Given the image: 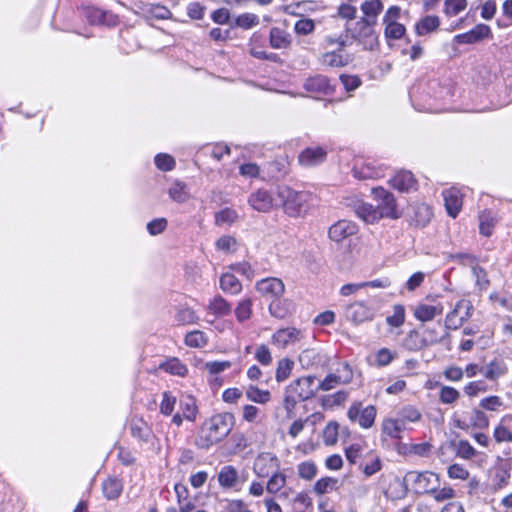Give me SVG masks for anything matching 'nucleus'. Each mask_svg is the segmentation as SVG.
<instances>
[{
	"mask_svg": "<svg viewBox=\"0 0 512 512\" xmlns=\"http://www.w3.org/2000/svg\"><path fill=\"white\" fill-rule=\"evenodd\" d=\"M345 316L355 324L371 321L374 318V310L363 301L355 302L346 308Z\"/></svg>",
	"mask_w": 512,
	"mask_h": 512,
	"instance_id": "f3484780",
	"label": "nucleus"
},
{
	"mask_svg": "<svg viewBox=\"0 0 512 512\" xmlns=\"http://www.w3.org/2000/svg\"><path fill=\"white\" fill-rule=\"evenodd\" d=\"M131 434L141 440V441H148V438L150 436V428L148 427L147 423H145L143 420H133L130 425Z\"/></svg>",
	"mask_w": 512,
	"mask_h": 512,
	"instance_id": "09e8293b",
	"label": "nucleus"
},
{
	"mask_svg": "<svg viewBox=\"0 0 512 512\" xmlns=\"http://www.w3.org/2000/svg\"><path fill=\"white\" fill-rule=\"evenodd\" d=\"M473 305L467 299L459 300L453 310L446 315L445 326L447 329L456 330L472 316Z\"/></svg>",
	"mask_w": 512,
	"mask_h": 512,
	"instance_id": "6e6552de",
	"label": "nucleus"
},
{
	"mask_svg": "<svg viewBox=\"0 0 512 512\" xmlns=\"http://www.w3.org/2000/svg\"><path fill=\"white\" fill-rule=\"evenodd\" d=\"M180 408L184 418L189 421H195L198 409L196 406V401L193 397L188 396L181 400Z\"/></svg>",
	"mask_w": 512,
	"mask_h": 512,
	"instance_id": "4d7b16f0",
	"label": "nucleus"
},
{
	"mask_svg": "<svg viewBox=\"0 0 512 512\" xmlns=\"http://www.w3.org/2000/svg\"><path fill=\"white\" fill-rule=\"evenodd\" d=\"M218 482L223 488H232L239 482V473L234 466L225 465L218 474Z\"/></svg>",
	"mask_w": 512,
	"mask_h": 512,
	"instance_id": "393cba45",
	"label": "nucleus"
},
{
	"mask_svg": "<svg viewBox=\"0 0 512 512\" xmlns=\"http://www.w3.org/2000/svg\"><path fill=\"white\" fill-rule=\"evenodd\" d=\"M234 416L230 413H220L212 416L203 423L195 440L200 449H209L222 441L232 431Z\"/></svg>",
	"mask_w": 512,
	"mask_h": 512,
	"instance_id": "f257e3e1",
	"label": "nucleus"
},
{
	"mask_svg": "<svg viewBox=\"0 0 512 512\" xmlns=\"http://www.w3.org/2000/svg\"><path fill=\"white\" fill-rule=\"evenodd\" d=\"M405 344L410 350L413 351H418L427 347L423 334L416 330L410 331L408 333Z\"/></svg>",
	"mask_w": 512,
	"mask_h": 512,
	"instance_id": "5fc2aeb1",
	"label": "nucleus"
},
{
	"mask_svg": "<svg viewBox=\"0 0 512 512\" xmlns=\"http://www.w3.org/2000/svg\"><path fill=\"white\" fill-rule=\"evenodd\" d=\"M248 204L257 212L268 213L278 207V200L272 192L266 189H258L249 195Z\"/></svg>",
	"mask_w": 512,
	"mask_h": 512,
	"instance_id": "9b49d317",
	"label": "nucleus"
},
{
	"mask_svg": "<svg viewBox=\"0 0 512 512\" xmlns=\"http://www.w3.org/2000/svg\"><path fill=\"white\" fill-rule=\"evenodd\" d=\"M289 301L286 299H275L269 304L270 314L278 319H284L289 314Z\"/></svg>",
	"mask_w": 512,
	"mask_h": 512,
	"instance_id": "4c0bfd02",
	"label": "nucleus"
},
{
	"mask_svg": "<svg viewBox=\"0 0 512 512\" xmlns=\"http://www.w3.org/2000/svg\"><path fill=\"white\" fill-rule=\"evenodd\" d=\"M443 198L448 214L455 218L462 207V194L456 188H450L443 191Z\"/></svg>",
	"mask_w": 512,
	"mask_h": 512,
	"instance_id": "412c9836",
	"label": "nucleus"
},
{
	"mask_svg": "<svg viewBox=\"0 0 512 512\" xmlns=\"http://www.w3.org/2000/svg\"><path fill=\"white\" fill-rule=\"evenodd\" d=\"M220 288L225 293L237 295L242 290V284L235 275L231 273H225L220 278Z\"/></svg>",
	"mask_w": 512,
	"mask_h": 512,
	"instance_id": "f704fd0d",
	"label": "nucleus"
},
{
	"mask_svg": "<svg viewBox=\"0 0 512 512\" xmlns=\"http://www.w3.org/2000/svg\"><path fill=\"white\" fill-rule=\"evenodd\" d=\"M327 153L322 147H308L299 155V163L302 166L312 167L322 163Z\"/></svg>",
	"mask_w": 512,
	"mask_h": 512,
	"instance_id": "aec40b11",
	"label": "nucleus"
},
{
	"mask_svg": "<svg viewBox=\"0 0 512 512\" xmlns=\"http://www.w3.org/2000/svg\"><path fill=\"white\" fill-rule=\"evenodd\" d=\"M397 417L407 429L410 423H417L421 421L422 414L418 408L413 405H405L397 412Z\"/></svg>",
	"mask_w": 512,
	"mask_h": 512,
	"instance_id": "2f4dec72",
	"label": "nucleus"
},
{
	"mask_svg": "<svg viewBox=\"0 0 512 512\" xmlns=\"http://www.w3.org/2000/svg\"><path fill=\"white\" fill-rule=\"evenodd\" d=\"M301 330L295 327H286L278 329L271 338L273 345L280 349H284L300 341L302 338Z\"/></svg>",
	"mask_w": 512,
	"mask_h": 512,
	"instance_id": "dca6fc26",
	"label": "nucleus"
},
{
	"mask_svg": "<svg viewBox=\"0 0 512 512\" xmlns=\"http://www.w3.org/2000/svg\"><path fill=\"white\" fill-rule=\"evenodd\" d=\"M338 480L333 477H322L316 481L313 491L317 495H324L337 489Z\"/></svg>",
	"mask_w": 512,
	"mask_h": 512,
	"instance_id": "58836bf2",
	"label": "nucleus"
},
{
	"mask_svg": "<svg viewBox=\"0 0 512 512\" xmlns=\"http://www.w3.org/2000/svg\"><path fill=\"white\" fill-rule=\"evenodd\" d=\"M352 379L353 370L347 362H344L334 373H329L322 381H318L317 387L322 391H330L339 385L350 383Z\"/></svg>",
	"mask_w": 512,
	"mask_h": 512,
	"instance_id": "0eeeda50",
	"label": "nucleus"
},
{
	"mask_svg": "<svg viewBox=\"0 0 512 512\" xmlns=\"http://www.w3.org/2000/svg\"><path fill=\"white\" fill-rule=\"evenodd\" d=\"M491 34V29L486 24H478L466 33L458 34L454 37V41L458 44H473L479 42Z\"/></svg>",
	"mask_w": 512,
	"mask_h": 512,
	"instance_id": "6ab92c4d",
	"label": "nucleus"
},
{
	"mask_svg": "<svg viewBox=\"0 0 512 512\" xmlns=\"http://www.w3.org/2000/svg\"><path fill=\"white\" fill-rule=\"evenodd\" d=\"M323 362V356L313 348L303 350L299 355V363L304 369L316 368Z\"/></svg>",
	"mask_w": 512,
	"mask_h": 512,
	"instance_id": "c85d7f7f",
	"label": "nucleus"
},
{
	"mask_svg": "<svg viewBox=\"0 0 512 512\" xmlns=\"http://www.w3.org/2000/svg\"><path fill=\"white\" fill-rule=\"evenodd\" d=\"M443 313V306L438 305H428V304H419L414 309V316L416 319L422 322L431 321L437 315H441Z\"/></svg>",
	"mask_w": 512,
	"mask_h": 512,
	"instance_id": "b1692460",
	"label": "nucleus"
},
{
	"mask_svg": "<svg viewBox=\"0 0 512 512\" xmlns=\"http://www.w3.org/2000/svg\"><path fill=\"white\" fill-rule=\"evenodd\" d=\"M253 301L251 298H244L239 301L235 308V316L239 322H244L250 319L252 315Z\"/></svg>",
	"mask_w": 512,
	"mask_h": 512,
	"instance_id": "3c124183",
	"label": "nucleus"
},
{
	"mask_svg": "<svg viewBox=\"0 0 512 512\" xmlns=\"http://www.w3.org/2000/svg\"><path fill=\"white\" fill-rule=\"evenodd\" d=\"M440 26V18L436 15H427L415 24L416 34L424 36L435 32Z\"/></svg>",
	"mask_w": 512,
	"mask_h": 512,
	"instance_id": "cd10ccee",
	"label": "nucleus"
},
{
	"mask_svg": "<svg viewBox=\"0 0 512 512\" xmlns=\"http://www.w3.org/2000/svg\"><path fill=\"white\" fill-rule=\"evenodd\" d=\"M168 194L173 201L183 203L189 198V193L185 183L175 181L168 189Z\"/></svg>",
	"mask_w": 512,
	"mask_h": 512,
	"instance_id": "37998d69",
	"label": "nucleus"
},
{
	"mask_svg": "<svg viewBox=\"0 0 512 512\" xmlns=\"http://www.w3.org/2000/svg\"><path fill=\"white\" fill-rule=\"evenodd\" d=\"M256 290L265 298L275 300L285 292L283 281L276 277H268L258 281L255 285Z\"/></svg>",
	"mask_w": 512,
	"mask_h": 512,
	"instance_id": "ddd939ff",
	"label": "nucleus"
},
{
	"mask_svg": "<svg viewBox=\"0 0 512 512\" xmlns=\"http://www.w3.org/2000/svg\"><path fill=\"white\" fill-rule=\"evenodd\" d=\"M349 61L347 55L340 54L338 52H327L321 57V63L328 67H342L345 66Z\"/></svg>",
	"mask_w": 512,
	"mask_h": 512,
	"instance_id": "a19ab883",
	"label": "nucleus"
},
{
	"mask_svg": "<svg viewBox=\"0 0 512 512\" xmlns=\"http://www.w3.org/2000/svg\"><path fill=\"white\" fill-rule=\"evenodd\" d=\"M259 17L254 13H243L236 17L235 25L242 29H251L259 24Z\"/></svg>",
	"mask_w": 512,
	"mask_h": 512,
	"instance_id": "0e129e2a",
	"label": "nucleus"
},
{
	"mask_svg": "<svg viewBox=\"0 0 512 512\" xmlns=\"http://www.w3.org/2000/svg\"><path fill=\"white\" fill-rule=\"evenodd\" d=\"M373 194L379 201L377 209L381 217L398 218L394 196L382 187L374 188Z\"/></svg>",
	"mask_w": 512,
	"mask_h": 512,
	"instance_id": "4468645a",
	"label": "nucleus"
},
{
	"mask_svg": "<svg viewBox=\"0 0 512 512\" xmlns=\"http://www.w3.org/2000/svg\"><path fill=\"white\" fill-rule=\"evenodd\" d=\"M353 175L359 180L375 179L382 176V171L371 163H363L360 166H354Z\"/></svg>",
	"mask_w": 512,
	"mask_h": 512,
	"instance_id": "473e14b6",
	"label": "nucleus"
},
{
	"mask_svg": "<svg viewBox=\"0 0 512 512\" xmlns=\"http://www.w3.org/2000/svg\"><path fill=\"white\" fill-rule=\"evenodd\" d=\"M361 11L364 19L376 24L378 15L383 10V3L381 0H366L361 4Z\"/></svg>",
	"mask_w": 512,
	"mask_h": 512,
	"instance_id": "c756f323",
	"label": "nucleus"
},
{
	"mask_svg": "<svg viewBox=\"0 0 512 512\" xmlns=\"http://www.w3.org/2000/svg\"><path fill=\"white\" fill-rule=\"evenodd\" d=\"M404 482L417 494H430L440 486L438 474L431 471H409L404 477Z\"/></svg>",
	"mask_w": 512,
	"mask_h": 512,
	"instance_id": "7ed1b4c3",
	"label": "nucleus"
},
{
	"mask_svg": "<svg viewBox=\"0 0 512 512\" xmlns=\"http://www.w3.org/2000/svg\"><path fill=\"white\" fill-rule=\"evenodd\" d=\"M102 491L107 499H116L122 492V483L117 478H108L102 484Z\"/></svg>",
	"mask_w": 512,
	"mask_h": 512,
	"instance_id": "e433bc0d",
	"label": "nucleus"
},
{
	"mask_svg": "<svg viewBox=\"0 0 512 512\" xmlns=\"http://www.w3.org/2000/svg\"><path fill=\"white\" fill-rule=\"evenodd\" d=\"M432 210L426 204H418L414 207V221L419 226H425L432 218Z\"/></svg>",
	"mask_w": 512,
	"mask_h": 512,
	"instance_id": "8fccbe9b",
	"label": "nucleus"
},
{
	"mask_svg": "<svg viewBox=\"0 0 512 512\" xmlns=\"http://www.w3.org/2000/svg\"><path fill=\"white\" fill-rule=\"evenodd\" d=\"M456 455L462 459L470 460L477 455L476 449L467 441L460 440L455 444Z\"/></svg>",
	"mask_w": 512,
	"mask_h": 512,
	"instance_id": "680f3d73",
	"label": "nucleus"
},
{
	"mask_svg": "<svg viewBox=\"0 0 512 512\" xmlns=\"http://www.w3.org/2000/svg\"><path fill=\"white\" fill-rule=\"evenodd\" d=\"M381 458L373 453L366 456L364 463L361 465V470L365 477H371L382 469Z\"/></svg>",
	"mask_w": 512,
	"mask_h": 512,
	"instance_id": "c9c22d12",
	"label": "nucleus"
},
{
	"mask_svg": "<svg viewBox=\"0 0 512 512\" xmlns=\"http://www.w3.org/2000/svg\"><path fill=\"white\" fill-rule=\"evenodd\" d=\"M208 310L216 316H226L231 312V305L221 296H215L208 305Z\"/></svg>",
	"mask_w": 512,
	"mask_h": 512,
	"instance_id": "79ce46f5",
	"label": "nucleus"
},
{
	"mask_svg": "<svg viewBox=\"0 0 512 512\" xmlns=\"http://www.w3.org/2000/svg\"><path fill=\"white\" fill-rule=\"evenodd\" d=\"M381 428L384 434L394 439H400L401 434L406 430L398 417L384 419Z\"/></svg>",
	"mask_w": 512,
	"mask_h": 512,
	"instance_id": "7c9ffc66",
	"label": "nucleus"
},
{
	"mask_svg": "<svg viewBox=\"0 0 512 512\" xmlns=\"http://www.w3.org/2000/svg\"><path fill=\"white\" fill-rule=\"evenodd\" d=\"M245 394L248 400L258 404H266L271 399V393L268 390H262L253 385L247 387Z\"/></svg>",
	"mask_w": 512,
	"mask_h": 512,
	"instance_id": "ea45409f",
	"label": "nucleus"
},
{
	"mask_svg": "<svg viewBox=\"0 0 512 512\" xmlns=\"http://www.w3.org/2000/svg\"><path fill=\"white\" fill-rule=\"evenodd\" d=\"M294 363L288 358L278 361L275 378L278 382L285 381L291 374Z\"/></svg>",
	"mask_w": 512,
	"mask_h": 512,
	"instance_id": "052dcab7",
	"label": "nucleus"
},
{
	"mask_svg": "<svg viewBox=\"0 0 512 512\" xmlns=\"http://www.w3.org/2000/svg\"><path fill=\"white\" fill-rule=\"evenodd\" d=\"M357 232L358 226L356 223L349 220H339L329 228L328 235L332 241L341 243Z\"/></svg>",
	"mask_w": 512,
	"mask_h": 512,
	"instance_id": "2eb2a0df",
	"label": "nucleus"
},
{
	"mask_svg": "<svg viewBox=\"0 0 512 512\" xmlns=\"http://www.w3.org/2000/svg\"><path fill=\"white\" fill-rule=\"evenodd\" d=\"M317 472L318 468L311 460L301 462L297 465V474L299 478L303 480L311 481L316 477Z\"/></svg>",
	"mask_w": 512,
	"mask_h": 512,
	"instance_id": "a18cd8bd",
	"label": "nucleus"
},
{
	"mask_svg": "<svg viewBox=\"0 0 512 512\" xmlns=\"http://www.w3.org/2000/svg\"><path fill=\"white\" fill-rule=\"evenodd\" d=\"M376 24L364 19L360 18L358 21L347 24L346 32L351 35L352 39L363 40L373 37V27ZM330 44H338L340 47H344L348 44V35L339 36L337 39L329 37L327 39Z\"/></svg>",
	"mask_w": 512,
	"mask_h": 512,
	"instance_id": "39448f33",
	"label": "nucleus"
},
{
	"mask_svg": "<svg viewBox=\"0 0 512 512\" xmlns=\"http://www.w3.org/2000/svg\"><path fill=\"white\" fill-rule=\"evenodd\" d=\"M510 471V464L506 460L499 458L495 465L489 470L491 487L494 490H499L507 486L511 478Z\"/></svg>",
	"mask_w": 512,
	"mask_h": 512,
	"instance_id": "f8f14e48",
	"label": "nucleus"
},
{
	"mask_svg": "<svg viewBox=\"0 0 512 512\" xmlns=\"http://www.w3.org/2000/svg\"><path fill=\"white\" fill-rule=\"evenodd\" d=\"M208 342L207 335L199 330L189 332L185 336V344L193 348H202L206 346Z\"/></svg>",
	"mask_w": 512,
	"mask_h": 512,
	"instance_id": "864d4df0",
	"label": "nucleus"
},
{
	"mask_svg": "<svg viewBox=\"0 0 512 512\" xmlns=\"http://www.w3.org/2000/svg\"><path fill=\"white\" fill-rule=\"evenodd\" d=\"M511 424L512 414H506L501 418L493 432V437L497 443L512 441V431L510 430Z\"/></svg>",
	"mask_w": 512,
	"mask_h": 512,
	"instance_id": "4be33fe9",
	"label": "nucleus"
},
{
	"mask_svg": "<svg viewBox=\"0 0 512 512\" xmlns=\"http://www.w3.org/2000/svg\"><path fill=\"white\" fill-rule=\"evenodd\" d=\"M376 415L375 406L362 407V403L359 401L353 402L347 411L348 419L351 422H357L364 429H369L374 425Z\"/></svg>",
	"mask_w": 512,
	"mask_h": 512,
	"instance_id": "423d86ee",
	"label": "nucleus"
},
{
	"mask_svg": "<svg viewBox=\"0 0 512 512\" xmlns=\"http://www.w3.org/2000/svg\"><path fill=\"white\" fill-rule=\"evenodd\" d=\"M280 469L279 458L270 452H262L253 462V471L260 478H266Z\"/></svg>",
	"mask_w": 512,
	"mask_h": 512,
	"instance_id": "1a4fd4ad",
	"label": "nucleus"
},
{
	"mask_svg": "<svg viewBox=\"0 0 512 512\" xmlns=\"http://www.w3.org/2000/svg\"><path fill=\"white\" fill-rule=\"evenodd\" d=\"M175 319L179 324L187 325L196 323L199 317L193 309L189 307H182L177 311Z\"/></svg>",
	"mask_w": 512,
	"mask_h": 512,
	"instance_id": "338daca9",
	"label": "nucleus"
},
{
	"mask_svg": "<svg viewBox=\"0 0 512 512\" xmlns=\"http://www.w3.org/2000/svg\"><path fill=\"white\" fill-rule=\"evenodd\" d=\"M238 219V213L231 208H225L215 214V224L218 226L231 225Z\"/></svg>",
	"mask_w": 512,
	"mask_h": 512,
	"instance_id": "6e6d98bb",
	"label": "nucleus"
},
{
	"mask_svg": "<svg viewBox=\"0 0 512 512\" xmlns=\"http://www.w3.org/2000/svg\"><path fill=\"white\" fill-rule=\"evenodd\" d=\"M354 210L357 216L366 223H374L382 218L377 207L362 201L356 202Z\"/></svg>",
	"mask_w": 512,
	"mask_h": 512,
	"instance_id": "5701e85b",
	"label": "nucleus"
},
{
	"mask_svg": "<svg viewBox=\"0 0 512 512\" xmlns=\"http://www.w3.org/2000/svg\"><path fill=\"white\" fill-rule=\"evenodd\" d=\"M304 89L312 94L329 95L334 92L330 80L324 75H315L307 78L303 84Z\"/></svg>",
	"mask_w": 512,
	"mask_h": 512,
	"instance_id": "a211bd4d",
	"label": "nucleus"
},
{
	"mask_svg": "<svg viewBox=\"0 0 512 512\" xmlns=\"http://www.w3.org/2000/svg\"><path fill=\"white\" fill-rule=\"evenodd\" d=\"M389 326L398 328L405 322V308L403 305L397 304L393 306V313L386 318Z\"/></svg>",
	"mask_w": 512,
	"mask_h": 512,
	"instance_id": "e2e57ef3",
	"label": "nucleus"
},
{
	"mask_svg": "<svg viewBox=\"0 0 512 512\" xmlns=\"http://www.w3.org/2000/svg\"><path fill=\"white\" fill-rule=\"evenodd\" d=\"M318 380L314 375L300 377L292 381L285 390L284 409L290 416L293 413L297 403L313 398L319 388Z\"/></svg>",
	"mask_w": 512,
	"mask_h": 512,
	"instance_id": "f03ea898",
	"label": "nucleus"
},
{
	"mask_svg": "<svg viewBox=\"0 0 512 512\" xmlns=\"http://www.w3.org/2000/svg\"><path fill=\"white\" fill-rule=\"evenodd\" d=\"M391 185L401 191L408 192L415 186V179L411 172L409 171H400L398 172L391 180Z\"/></svg>",
	"mask_w": 512,
	"mask_h": 512,
	"instance_id": "a878e982",
	"label": "nucleus"
},
{
	"mask_svg": "<svg viewBox=\"0 0 512 512\" xmlns=\"http://www.w3.org/2000/svg\"><path fill=\"white\" fill-rule=\"evenodd\" d=\"M143 11L156 19L164 20L172 17V12L167 7L160 4H146Z\"/></svg>",
	"mask_w": 512,
	"mask_h": 512,
	"instance_id": "de8ad7c7",
	"label": "nucleus"
},
{
	"mask_svg": "<svg viewBox=\"0 0 512 512\" xmlns=\"http://www.w3.org/2000/svg\"><path fill=\"white\" fill-rule=\"evenodd\" d=\"M276 194L278 206H282L290 216L299 215L308 199L306 192H298L288 186H279Z\"/></svg>",
	"mask_w": 512,
	"mask_h": 512,
	"instance_id": "20e7f679",
	"label": "nucleus"
},
{
	"mask_svg": "<svg viewBox=\"0 0 512 512\" xmlns=\"http://www.w3.org/2000/svg\"><path fill=\"white\" fill-rule=\"evenodd\" d=\"M472 275L475 279V285L480 291L488 289L490 281L488 279L486 271L478 264L471 269Z\"/></svg>",
	"mask_w": 512,
	"mask_h": 512,
	"instance_id": "774afa93",
	"label": "nucleus"
},
{
	"mask_svg": "<svg viewBox=\"0 0 512 512\" xmlns=\"http://www.w3.org/2000/svg\"><path fill=\"white\" fill-rule=\"evenodd\" d=\"M496 223L495 217L491 212H483L479 216V229L480 233L484 236H490L492 234L493 227Z\"/></svg>",
	"mask_w": 512,
	"mask_h": 512,
	"instance_id": "bf43d9fd",
	"label": "nucleus"
},
{
	"mask_svg": "<svg viewBox=\"0 0 512 512\" xmlns=\"http://www.w3.org/2000/svg\"><path fill=\"white\" fill-rule=\"evenodd\" d=\"M395 357L396 354L389 349L381 348L372 356L370 363L377 367H385L389 365Z\"/></svg>",
	"mask_w": 512,
	"mask_h": 512,
	"instance_id": "c03bdc74",
	"label": "nucleus"
},
{
	"mask_svg": "<svg viewBox=\"0 0 512 512\" xmlns=\"http://www.w3.org/2000/svg\"><path fill=\"white\" fill-rule=\"evenodd\" d=\"M270 45L274 49H286L291 44L290 34L278 27H273L269 34Z\"/></svg>",
	"mask_w": 512,
	"mask_h": 512,
	"instance_id": "bb28decb",
	"label": "nucleus"
},
{
	"mask_svg": "<svg viewBox=\"0 0 512 512\" xmlns=\"http://www.w3.org/2000/svg\"><path fill=\"white\" fill-rule=\"evenodd\" d=\"M348 399V393L346 391H338L336 393L327 395L322 399V406L325 409H332L335 406L343 405Z\"/></svg>",
	"mask_w": 512,
	"mask_h": 512,
	"instance_id": "603ef678",
	"label": "nucleus"
},
{
	"mask_svg": "<svg viewBox=\"0 0 512 512\" xmlns=\"http://www.w3.org/2000/svg\"><path fill=\"white\" fill-rule=\"evenodd\" d=\"M467 7V0H445L444 13L448 17H454L464 11Z\"/></svg>",
	"mask_w": 512,
	"mask_h": 512,
	"instance_id": "69168bd1",
	"label": "nucleus"
},
{
	"mask_svg": "<svg viewBox=\"0 0 512 512\" xmlns=\"http://www.w3.org/2000/svg\"><path fill=\"white\" fill-rule=\"evenodd\" d=\"M288 477L285 473V469L278 470L269 476V480L266 485V491L270 494L278 495L282 500L289 499L295 494L294 489L287 486Z\"/></svg>",
	"mask_w": 512,
	"mask_h": 512,
	"instance_id": "9d476101",
	"label": "nucleus"
},
{
	"mask_svg": "<svg viewBox=\"0 0 512 512\" xmlns=\"http://www.w3.org/2000/svg\"><path fill=\"white\" fill-rule=\"evenodd\" d=\"M159 369L175 376L185 377L188 373L187 366L178 358H170L159 365Z\"/></svg>",
	"mask_w": 512,
	"mask_h": 512,
	"instance_id": "72a5a7b5",
	"label": "nucleus"
},
{
	"mask_svg": "<svg viewBox=\"0 0 512 512\" xmlns=\"http://www.w3.org/2000/svg\"><path fill=\"white\" fill-rule=\"evenodd\" d=\"M460 398V392L454 387L441 385L439 391V401L445 405H452Z\"/></svg>",
	"mask_w": 512,
	"mask_h": 512,
	"instance_id": "49530a36",
	"label": "nucleus"
},
{
	"mask_svg": "<svg viewBox=\"0 0 512 512\" xmlns=\"http://www.w3.org/2000/svg\"><path fill=\"white\" fill-rule=\"evenodd\" d=\"M339 424L336 421L329 422L323 430V442L327 446L336 444L338 440Z\"/></svg>",
	"mask_w": 512,
	"mask_h": 512,
	"instance_id": "13d9d810",
	"label": "nucleus"
}]
</instances>
